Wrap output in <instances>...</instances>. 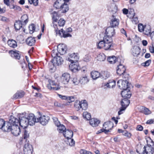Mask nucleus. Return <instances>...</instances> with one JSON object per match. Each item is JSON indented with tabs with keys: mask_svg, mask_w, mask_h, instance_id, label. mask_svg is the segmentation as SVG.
Wrapping results in <instances>:
<instances>
[{
	"mask_svg": "<svg viewBox=\"0 0 154 154\" xmlns=\"http://www.w3.org/2000/svg\"><path fill=\"white\" fill-rule=\"evenodd\" d=\"M135 13L133 12L132 14V16L130 17H132V21L133 23L134 24H136L138 23L139 21L137 17H135Z\"/></svg>",
	"mask_w": 154,
	"mask_h": 154,
	"instance_id": "37998d69",
	"label": "nucleus"
},
{
	"mask_svg": "<svg viewBox=\"0 0 154 154\" xmlns=\"http://www.w3.org/2000/svg\"><path fill=\"white\" fill-rule=\"evenodd\" d=\"M81 101L76 100L74 103V106L77 111H79L81 109Z\"/></svg>",
	"mask_w": 154,
	"mask_h": 154,
	"instance_id": "a19ab883",
	"label": "nucleus"
},
{
	"mask_svg": "<svg viewBox=\"0 0 154 154\" xmlns=\"http://www.w3.org/2000/svg\"><path fill=\"white\" fill-rule=\"evenodd\" d=\"M9 122L12 124V126L18 125V123L19 124V119L14 117H12L9 120Z\"/></svg>",
	"mask_w": 154,
	"mask_h": 154,
	"instance_id": "c756f323",
	"label": "nucleus"
},
{
	"mask_svg": "<svg viewBox=\"0 0 154 154\" xmlns=\"http://www.w3.org/2000/svg\"><path fill=\"white\" fill-rule=\"evenodd\" d=\"M64 4L63 0H57L54 4V7L57 9H60L61 6Z\"/></svg>",
	"mask_w": 154,
	"mask_h": 154,
	"instance_id": "cd10ccee",
	"label": "nucleus"
},
{
	"mask_svg": "<svg viewBox=\"0 0 154 154\" xmlns=\"http://www.w3.org/2000/svg\"><path fill=\"white\" fill-rule=\"evenodd\" d=\"M80 105L82 110H86L88 108V104L85 100L81 101Z\"/></svg>",
	"mask_w": 154,
	"mask_h": 154,
	"instance_id": "f704fd0d",
	"label": "nucleus"
},
{
	"mask_svg": "<svg viewBox=\"0 0 154 154\" xmlns=\"http://www.w3.org/2000/svg\"><path fill=\"white\" fill-rule=\"evenodd\" d=\"M122 134L124 136L128 138H130L131 136V134L126 131H124L123 133H122Z\"/></svg>",
	"mask_w": 154,
	"mask_h": 154,
	"instance_id": "0e129e2a",
	"label": "nucleus"
},
{
	"mask_svg": "<svg viewBox=\"0 0 154 154\" xmlns=\"http://www.w3.org/2000/svg\"><path fill=\"white\" fill-rule=\"evenodd\" d=\"M38 122L42 125H46L48 122L50 120V118L48 116L44 115L38 118Z\"/></svg>",
	"mask_w": 154,
	"mask_h": 154,
	"instance_id": "f8f14e48",
	"label": "nucleus"
},
{
	"mask_svg": "<svg viewBox=\"0 0 154 154\" xmlns=\"http://www.w3.org/2000/svg\"><path fill=\"white\" fill-rule=\"evenodd\" d=\"M126 70V68L125 66L122 64L120 63L119 65H118L117 67V73L119 75L125 73Z\"/></svg>",
	"mask_w": 154,
	"mask_h": 154,
	"instance_id": "2eb2a0df",
	"label": "nucleus"
},
{
	"mask_svg": "<svg viewBox=\"0 0 154 154\" xmlns=\"http://www.w3.org/2000/svg\"><path fill=\"white\" fill-rule=\"evenodd\" d=\"M29 28L30 31V33L31 34L35 30V27L34 24H31L29 26Z\"/></svg>",
	"mask_w": 154,
	"mask_h": 154,
	"instance_id": "5fc2aeb1",
	"label": "nucleus"
},
{
	"mask_svg": "<svg viewBox=\"0 0 154 154\" xmlns=\"http://www.w3.org/2000/svg\"><path fill=\"white\" fill-rule=\"evenodd\" d=\"M27 118L28 120L29 124L31 126L33 125L35 123L38 122V118L36 119L33 114H29L27 116Z\"/></svg>",
	"mask_w": 154,
	"mask_h": 154,
	"instance_id": "39448f33",
	"label": "nucleus"
},
{
	"mask_svg": "<svg viewBox=\"0 0 154 154\" xmlns=\"http://www.w3.org/2000/svg\"><path fill=\"white\" fill-rule=\"evenodd\" d=\"M79 80L80 82L82 85L87 83L89 81L87 76H86L81 78Z\"/></svg>",
	"mask_w": 154,
	"mask_h": 154,
	"instance_id": "79ce46f5",
	"label": "nucleus"
},
{
	"mask_svg": "<svg viewBox=\"0 0 154 154\" xmlns=\"http://www.w3.org/2000/svg\"><path fill=\"white\" fill-rule=\"evenodd\" d=\"M48 89L53 90H58L60 89V87L59 85H58L57 87H53L51 86V85L49 83L48 85Z\"/></svg>",
	"mask_w": 154,
	"mask_h": 154,
	"instance_id": "3c124183",
	"label": "nucleus"
},
{
	"mask_svg": "<svg viewBox=\"0 0 154 154\" xmlns=\"http://www.w3.org/2000/svg\"><path fill=\"white\" fill-rule=\"evenodd\" d=\"M26 42L28 45L32 46L34 45L35 42V40L34 37H29L26 40Z\"/></svg>",
	"mask_w": 154,
	"mask_h": 154,
	"instance_id": "b1692460",
	"label": "nucleus"
},
{
	"mask_svg": "<svg viewBox=\"0 0 154 154\" xmlns=\"http://www.w3.org/2000/svg\"><path fill=\"white\" fill-rule=\"evenodd\" d=\"M73 134V132L69 129L66 130L63 133L64 136L68 139H71L72 137Z\"/></svg>",
	"mask_w": 154,
	"mask_h": 154,
	"instance_id": "4be33fe9",
	"label": "nucleus"
},
{
	"mask_svg": "<svg viewBox=\"0 0 154 154\" xmlns=\"http://www.w3.org/2000/svg\"><path fill=\"white\" fill-rule=\"evenodd\" d=\"M83 117L87 120H90L91 117V114L87 112H85L83 114Z\"/></svg>",
	"mask_w": 154,
	"mask_h": 154,
	"instance_id": "de8ad7c7",
	"label": "nucleus"
},
{
	"mask_svg": "<svg viewBox=\"0 0 154 154\" xmlns=\"http://www.w3.org/2000/svg\"><path fill=\"white\" fill-rule=\"evenodd\" d=\"M23 24L26 25L28 21V17L26 14H24L22 16L21 18V20Z\"/></svg>",
	"mask_w": 154,
	"mask_h": 154,
	"instance_id": "4c0bfd02",
	"label": "nucleus"
},
{
	"mask_svg": "<svg viewBox=\"0 0 154 154\" xmlns=\"http://www.w3.org/2000/svg\"><path fill=\"white\" fill-rule=\"evenodd\" d=\"M67 49V46L64 44H59L57 46V51L60 55L65 54Z\"/></svg>",
	"mask_w": 154,
	"mask_h": 154,
	"instance_id": "1a4fd4ad",
	"label": "nucleus"
},
{
	"mask_svg": "<svg viewBox=\"0 0 154 154\" xmlns=\"http://www.w3.org/2000/svg\"><path fill=\"white\" fill-rule=\"evenodd\" d=\"M53 25V26L54 27V28L55 29V31L56 32V33L57 35H61V32H60L61 29L59 30L58 27L57 26L56 24H55L54 23V24L52 23Z\"/></svg>",
	"mask_w": 154,
	"mask_h": 154,
	"instance_id": "09e8293b",
	"label": "nucleus"
},
{
	"mask_svg": "<svg viewBox=\"0 0 154 154\" xmlns=\"http://www.w3.org/2000/svg\"><path fill=\"white\" fill-rule=\"evenodd\" d=\"M128 81L126 80H120L117 82V84L119 88L120 89L125 90L128 88Z\"/></svg>",
	"mask_w": 154,
	"mask_h": 154,
	"instance_id": "0eeeda50",
	"label": "nucleus"
},
{
	"mask_svg": "<svg viewBox=\"0 0 154 154\" xmlns=\"http://www.w3.org/2000/svg\"><path fill=\"white\" fill-rule=\"evenodd\" d=\"M7 43L10 47L13 48H15L17 46V42L13 39H10L8 40Z\"/></svg>",
	"mask_w": 154,
	"mask_h": 154,
	"instance_id": "bb28decb",
	"label": "nucleus"
},
{
	"mask_svg": "<svg viewBox=\"0 0 154 154\" xmlns=\"http://www.w3.org/2000/svg\"><path fill=\"white\" fill-rule=\"evenodd\" d=\"M77 53H73L70 54L69 55V57L67 59L71 63H74L76 62L79 59V57Z\"/></svg>",
	"mask_w": 154,
	"mask_h": 154,
	"instance_id": "4468645a",
	"label": "nucleus"
},
{
	"mask_svg": "<svg viewBox=\"0 0 154 154\" xmlns=\"http://www.w3.org/2000/svg\"><path fill=\"white\" fill-rule=\"evenodd\" d=\"M8 20V19L6 17L2 16H0V20L5 22L7 21Z\"/></svg>",
	"mask_w": 154,
	"mask_h": 154,
	"instance_id": "774afa93",
	"label": "nucleus"
},
{
	"mask_svg": "<svg viewBox=\"0 0 154 154\" xmlns=\"http://www.w3.org/2000/svg\"><path fill=\"white\" fill-rule=\"evenodd\" d=\"M57 127H58L57 130L60 133L63 132V133L66 130V128H65V127L63 125H61L60 124V125L59 126Z\"/></svg>",
	"mask_w": 154,
	"mask_h": 154,
	"instance_id": "a18cd8bd",
	"label": "nucleus"
},
{
	"mask_svg": "<svg viewBox=\"0 0 154 154\" xmlns=\"http://www.w3.org/2000/svg\"><path fill=\"white\" fill-rule=\"evenodd\" d=\"M71 64L69 65L70 69L73 72H76L79 70L80 67L79 66L77 61L74 62V63H71Z\"/></svg>",
	"mask_w": 154,
	"mask_h": 154,
	"instance_id": "ddd939ff",
	"label": "nucleus"
},
{
	"mask_svg": "<svg viewBox=\"0 0 154 154\" xmlns=\"http://www.w3.org/2000/svg\"><path fill=\"white\" fill-rule=\"evenodd\" d=\"M121 92V94L122 97L124 98H129L131 96V94L130 91L128 89L123 90Z\"/></svg>",
	"mask_w": 154,
	"mask_h": 154,
	"instance_id": "6ab92c4d",
	"label": "nucleus"
},
{
	"mask_svg": "<svg viewBox=\"0 0 154 154\" xmlns=\"http://www.w3.org/2000/svg\"><path fill=\"white\" fill-rule=\"evenodd\" d=\"M116 84V81L112 79L109 80L106 83H105L104 85L106 86V88H113Z\"/></svg>",
	"mask_w": 154,
	"mask_h": 154,
	"instance_id": "5701e85b",
	"label": "nucleus"
},
{
	"mask_svg": "<svg viewBox=\"0 0 154 154\" xmlns=\"http://www.w3.org/2000/svg\"><path fill=\"white\" fill-rule=\"evenodd\" d=\"M143 113L146 115H148L151 113V111L147 108L143 107Z\"/></svg>",
	"mask_w": 154,
	"mask_h": 154,
	"instance_id": "6e6d98bb",
	"label": "nucleus"
},
{
	"mask_svg": "<svg viewBox=\"0 0 154 154\" xmlns=\"http://www.w3.org/2000/svg\"><path fill=\"white\" fill-rule=\"evenodd\" d=\"M60 32H61V35H58L61 38L63 37L66 38L68 37H71L72 35L69 34L66 31L63 30V29H61Z\"/></svg>",
	"mask_w": 154,
	"mask_h": 154,
	"instance_id": "c85d7f7f",
	"label": "nucleus"
},
{
	"mask_svg": "<svg viewBox=\"0 0 154 154\" xmlns=\"http://www.w3.org/2000/svg\"><path fill=\"white\" fill-rule=\"evenodd\" d=\"M121 75H122L123 79V80H128L129 78V74L126 73L125 72V73H123Z\"/></svg>",
	"mask_w": 154,
	"mask_h": 154,
	"instance_id": "13d9d810",
	"label": "nucleus"
},
{
	"mask_svg": "<svg viewBox=\"0 0 154 154\" xmlns=\"http://www.w3.org/2000/svg\"><path fill=\"white\" fill-rule=\"evenodd\" d=\"M32 148L31 145L28 143L25 144L23 149L24 154H32Z\"/></svg>",
	"mask_w": 154,
	"mask_h": 154,
	"instance_id": "dca6fc26",
	"label": "nucleus"
},
{
	"mask_svg": "<svg viewBox=\"0 0 154 154\" xmlns=\"http://www.w3.org/2000/svg\"><path fill=\"white\" fill-rule=\"evenodd\" d=\"M110 76L109 73L105 71H102L100 73V78L101 79H106Z\"/></svg>",
	"mask_w": 154,
	"mask_h": 154,
	"instance_id": "7c9ffc66",
	"label": "nucleus"
},
{
	"mask_svg": "<svg viewBox=\"0 0 154 154\" xmlns=\"http://www.w3.org/2000/svg\"><path fill=\"white\" fill-rule=\"evenodd\" d=\"M117 60L118 59L114 56L109 57L107 58L108 62L110 64L115 63Z\"/></svg>",
	"mask_w": 154,
	"mask_h": 154,
	"instance_id": "58836bf2",
	"label": "nucleus"
},
{
	"mask_svg": "<svg viewBox=\"0 0 154 154\" xmlns=\"http://www.w3.org/2000/svg\"><path fill=\"white\" fill-rule=\"evenodd\" d=\"M90 124L93 127H96L100 123V121L99 120L95 118L91 119L90 120Z\"/></svg>",
	"mask_w": 154,
	"mask_h": 154,
	"instance_id": "393cba45",
	"label": "nucleus"
},
{
	"mask_svg": "<svg viewBox=\"0 0 154 154\" xmlns=\"http://www.w3.org/2000/svg\"><path fill=\"white\" fill-rule=\"evenodd\" d=\"M105 34L106 35L104 36L111 38L115 34V30L112 27H109L106 29Z\"/></svg>",
	"mask_w": 154,
	"mask_h": 154,
	"instance_id": "9d476101",
	"label": "nucleus"
},
{
	"mask_svg": "<svg viewBox=\"0 0 154 154\" xmlns=\"http://www.w3.org/2000/svg\"><path fill=\"white\" fill-rule=\"evenodd\" d=\"M75 97L73 96L68 97L67 101L69 102H73L75 99Z\"/></svg>",
	"mask_w": 154,
	"mask_h": 154,
	"instance_id": "69168bd1",
	"label": "nucleus"
},
{
	"mask_svg": "<svg viewBox=\"0 0 154 154\" xmlns=\"http://www.w3.org/2000/svg\"><path fill=\"white\" fill-rule=\"evenodd\" d=\"M103 126L106 131L105 133L106 134L113 127V123L111 122L107 121L103 124Z\"/></svg>",
	"mask_w": 154,
	"mask_h": 154,
	"instance_id": "9b49d317",
	"label": "nucleus"
},
{
	"mask_svg": "<svg viewBox=\"0 0 154 154\" xmlns=\"http://www.w3.org/2000/svg\"><path fill=\"white\" fill-rule=\"evenodd\" d=\"M19 124L23 128H26L29 124L27 117H20L19 118Z\"/></svg>",
	"mask_w": 154,
	"mask_h": 154,
	"instance_id": "423d86ee",
	"label": "nucleus"
},
{
	"mask_svg": "<svg viewBox=\"0 0 154 154\" xmlns=\"http://www.w3.org/2000/svg\"><path fill=\"white\" fill-rule=\"evenodd\" d=\"M70 76L69 74L64 73H63L60 77V82L63 85H66L68 84L70 80Z\"/></svg>",
	"mask_w": 154,
	"mask_h": 154,
	"instance_id": "20e7f679",
	"label": "nucleus"
},
{
	"mask_svg": "<svg viewBox=\"0 0 154 154\" xmlns=\"http://www.w3.org/2000/svg\"><path fill=\"white\" fill-rule=\"evenodd\" d=\"M52 19L53 20V23L54 24V22H57L58 18L59 17V16L57 13L55 11H54L52 14Z\"/></svg>",
	"mask_w": 154,
	"mask_h": 154,
	"instance_id": "e433bc0d",
	"label": "nucleus"
},
{
	"mask_svg": "<svg viewBox=\"0 0 154 154\" xmlns=\"http://www.w3.org/2000/svg\"><path fill=\"white\" fill-rule=\"evenodd\" d=\"M79 80L76 77H74L72 80V83L75 85H78L80 82Z\"/></svg>",
	"mask_w": 154,
	"mask_h": 154,
	"instance_id": "4d7b16f0",
	"label": "nucleus"
},
{
	"mask_svg": "<svg viewBox=\"0 0 154 154\" xmlns=\"http://www.w3.org/2000/svg\"><path fill=\"white\" fill-rule=\"evenodd\" d=\"M51 54L52 57L55 58L59 56V54L57 53L56 51L54 50H52L51 52Z\"/></svg>",
	"mask_w": 154,
	"mask_h": 154,
	"instance_id": "e2e57ef3",
	"label": "nucleus"
},
{
	"mask_svg": "<svg viewBox=\"0 0 154 154\" xmlns=\"http://www.w3.org/2000/svg\"><path fill=\"white\" fill-rule=\"evenodd\" d=\"M151 32V28L150 26L149 25L145 26L144 30L143 32V33L146 35H149Z\"/></svg>",
	"mask_w": 154,
	"mask_h": 154,
	"instance_id": "c9c22d12",
	"label": "nucleus"
},
{
	"mask_svg": "<svg viewBox=\"0 0 154 154\" xmlns=\"http://www.w3.org/2000/svg\"><path fill=\"white\" fill-rule=\"evenodd\" d=\"M23 137L24 139H26L29 137V132L26 129H24L23 130Z\"/></svg>",
	"mask_w": 154,
	"mask_h": 154,
	"instance_id": "8fccbe9b",
	"label": "nucleus"
},
{
	"mask_svg": "<svg viewBox=\"0 0 154 154\" xmlns=\"http://www.w3.org/2000/svg\"><path fill=\"white\" fill-rule=\"evenodd\" d=\"M91 75L93 79L95 80L99 77H100V73L96 71H93L91 72Z\"/></svg>",
	"mask_w": 154,
	"mask_h": 154,
	"instance_id": "473e14b6",
	"label": "nucleus"
},
{
	"mask_svg": "<svg viewBox=\"0 0 154 154\" xmlns=\"http://www.w3.org/2000/svg\"><path fill=\"white\" fill-rule=\"evenodd\" d=\"M25 25L23 24V22L21 20H18L16 21L14 24V26L16 30H19L22 26H25Z\"/></svg>",
	"mask_w": 154,
	"mask_h": 154,
	"instance_id": "a878e982",
	"label": "nucleus"
},
{
	"mask_svg": "<svg viewBox=\"0 0 154 154\" xmlns=\"http://www.w3.org/2000/svg\"><path fill=\"white\" fill-rule=\"evenodd\" d=\"M60 9H61V12L64 13L67 12L69 10L68 5L64 2Z\"/></svg>",
	"mask_w": 154,
	"mask_h": 154,
	"instance_id": "72a5a7b5",
	"label": "nucleus"
},
{
	"mask_svg": "<svg viewBox=\"0 0 154 154\" xmlns=\"http://www.w3.org/2000/svg\"><path fill=\"white\" fill-rule=\"evenodd\" d=\"M63 59L59 56L54 58L51 61L54 66L61 65L63 63Z\"/></svg>",
	"mask_w": 154,
	"mask_h": 154,
	"instance_id": "6e6552de",
	"label": "nucleus"
},
{
	"mask_svg": "<svg viewBox=\"0 0 154 154\" xmlns=\"http://www.w3.org/2000/svg\"><path fill=\"white\" fill-rule=\"evenodd\" d=\"M105 36H104L103 40H101L97 44V48L99 49L104 48L105 44Z\"/></svg>",
	"mask_w": 154,
	"mask_h": 154,
	"instance_id": "ea45409f",
	"label": "nucleus"
},
{
	"mask_svg": "<svg viewBox=\"0 0 154 154\" xmlns=\"http://www.w3.org/2000/svg\"><path fill=\"white\" fill-rule=\"evenodd\" d=\"M24 93L23 91H18L14 96L13 98L15 99L20 98L23 97Z\"/></svg>",
	"mask_w": 154,
	"mask_h": 154,
	"instance_id": "2f4dec72",
	"label": "nucleus"
},
{
	"mask_svg": "<svg viewBox=\"0 0 154 154\" xmlns=\"http://www.w3.org/2000/svg\"><path fill=\"white\" fill-rule=\"evenodd\" d=\"M145 25H143L142 23H139L138 25V29L139 31L140 32H143Z\"/></svg>",
	"mask_w": 154,
	"mask_h": 154,
	"instance_id": "603ef678",
	"label": "nucleus"
},
{
	"mask_svg": "<svg viewBox=\"0 0 154 154\" xmlns=\"http://www.w3.org/2000/svg\"><path fill=\"white\" fill-rule=\"evenodd\" d=\"M105 44L104 49L106 50H112L113 49V45L112 39L109 37L105 36Z\"/></svg>",
	"mask_w": 154,
	"mask_h": 154,
	"instance_id": "f257e3e1",
	"label": "nucleus"
},
{
	"mask_svg": "<svg viewBox=\"0 0 154 154\" xmlns=\"http://www.w3.org/2000/svg\"><path fill=\"white\" fill-rule=\"evenodd\" d=\"M11 131L12 133L16 136H17L20 133V129L18 125L13 126Z\"/></svg>",
	"mask_w": 154,
	"mask_h": 154,
	"instance_id": "f3484780",
	"label": "nucleus"
},
{
	"mask_svg": "<svg viewBox=\"0 0 154 154\" xmlns=\"http://www.w3.org/2000/svg\"><path fill=\"white\" fill-rule=\"evenodd\" d=\"M97 58V59L98 60L103 61L105 60L106 58V56L104 54L102 53L99 54L98 55Z\"/></svg>",
	"mask_w": 154,
	"mask_h": 154,
	"instance_id": "c03bdc74",
	"label": "nucleus"
},
{
	"mask_svg": "<svg viewBox=\"0 0 154 154\" xmlns=\"http://www.w3.org/2000/svg\"><path fill=\"white\" fill-rule=\"evenodd\" d=\"M151 62V60L150 59L149 60L146 61L145 62L142 63V65L144 67L147 66H149Z\"/></svg>",
	"mask_w": 154,
	"mask_h": 154,
	"instance_id": "680f3d73",
	"label": "nucleus"
},
{
	"mask_svg": "<svg viewBox=\"0 0 154 154\" xmlns=\"http://www.w3.org/2000/svg\"><path fill=\"white\" fill-rule=\"evenodd\" d=\"M131 51L134 57H137L140 54V49L139 47L135 46L133 47Z\"/></svg>",
	"mask_w": 154,
	"mask_h": 154,
	"instance_id": "412c9836",
	"label": "nucleus"
},
{
	"mask_svg": "<svg viewBox=\"0 0 154 154\" xmlns=\"http://www.w3.org/2000/svg\"><path fill=\"white\" fill-rule=\"evenodd\" d=\"M52 119L55 125L56 126H58L60 125V123L57 118L54 117Z\"/></svg>",
	"mask_w": 154,
	"mask_h": 154,
	"instance_id": "bf43d9fd",
	"label": "nucleus"
},
{
	"mask_svg": "<svg viewBox=\"0 0 154 154\" xmlns=\"http://www.w3.org/2000/svg\"><path fill=\"white\" fill-rule=\"evenodd\" d=\"M30 4H33L35 6L38 5V0H28Z\"/></svg>",
	"mask_w": 154,
	"mask_h": 154,
	"instance_id": "052dcab7",
	"label": "nucleus"
},
{
	"mask_svg": "<svg viewBox=\"0 0 154 154\" xmlns=\"http://www.w3.org/2000/svg\"><path fill=\"white\" fill-rule=\"evenodd\" d=\"M5 121L2 119H0V129H2L3 127L4 126V125L5 123Z\"/></svg>",
	"mask_w": 154,
	"mask_h": 154,
	"instance_id": "338daca9",
	"label": "nucleus"
},
{
	"mask_svg": "<svg viewBox=\"0 0 154 154\" xmlns=\"http://www.w3.org/2000/svg\"><path fill=\"white\" fill-rule=\"evenodd\" d=\"M65 23V20L63 19H60L58 22V26H63Z\"/></svg>",
	"mask_w": 154,
	"mask_h": 154,
	"instance_id": "864d4df0",
	"label": "nucleus"
},
{
	"mask_svg": "<svg viewBox=\"0 0 154 154\" xmlns=\"http://www.w3.org/2000/svg\"><path fill=\"white\" fill-rule=\"evenodd\" d=\"M151 144L146 146H144L143 148V153H146V154H153L154 152V149L152 146L154 145V142L151 141Z\"/></svg>",
	"mask_w": 154,
	"mask_h": 154,
	"instance_id": "7ed1b4c3",
	"label": "nucleus"
},
{
	"mask_svg": "<svg viewBox=\"0 0 154 154\" xmlns=\"http://www.w3.org/2000/svg\"><path fill=\"white\" fill-rule=\"evenodd\" d=\"M11 52H12V54H13V55L16 59H20V54L18 53V52H19V51H11Z\"/></svg>",
	"mask_w": 154,
	"mask_h": 154,
	"instance_id": "49530a36",
	"label": "nucleus"
},
{
	"mask_svg": "<svg viewBox=\"0 0 154 154\" xmlns=\"http://www.w3.org/2000/svg\"><path fill=\"white\" fill-rule=\"evenodd\" d=\"M121 103L122 106L120 108L118 112L119 115H120L122 113V112L125 109L130 103V100H128V98H125L122 100Z\"/></svg>",
	"mask_w": 154,
	"mask_h": 154,
	"instance_id": "f03ea898",
	"label": "nucleus"
},
{
	"mask_svg": "<svg viewBox=\"0 0 154 154\" xmlns=\"http://www.w3.org/2000/svg\"><path fill=\"white\" fill-rule=\"evenodd\" d=\"M4 126L2 128V129L5 131H10L13 127L12 124L8 122H5Z\"/></svg>",
	"mask_w": 154,
	"mask_h": 154,
	"instance_id": "aec40b11",
	"label": "nucleus"
},
{
	"mask_svg": "<svg viewBox=\"0 0 154 154\" xmlns=\"http://www.w3.org/2000/svg\"><path fill=\"white\" fill-rule=\"evenodd\" d=\"M112 18L111 20L110 23V27L114 28V27H116L119 25V20L116 18L114 15H112Z\"/></svg>",
	"mask_w": 154,
	"mask_h": 154,
	"instance_id": "a211bd4d",
	"label": "nucleus"
}]
</instances>
